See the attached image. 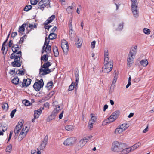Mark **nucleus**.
<instances>
[{
	"instance_id": "obj_30",
	"label": "nucleus",
	"mask_w": 154,
	"mask_h": 154,
	"mask_svg": "<svg viewBox=\"0 0 154 154\" xmlns=\"http://www.w3.org/2000/svg\"><path fill=\"white\" fill-rule=\"evenodd\" d=\"M75 79L76 86L78 84L79 80V75L77 72L75 73Z\"/></svg>"
},
{
	"instance_id": "obj_3",
	"label": "nucleus",
	"mask_w": 154,
	"mask_h": 154,
	"mask_svg": "<svg viewBox=\"0 0 154 154\" xmlns=\"http://www.w3.org/2000/svg\"><path fill=\"white\" fill-rule=\"evenodd\" d=\"M51 64L49 62H47L44 64L42 68L40 69L39 74L40 76L44 75L51 72V70L48 68Z\"/></svg>"
},
{
	"instance_id": "obj_56",
	"label": "nucleus",
	"mask_w": 154,
	"mask_h": 154,
	"mask_svg": "<svg viewBox=\"0 0 154 154\" xmlns=\"http://www.w3.org/2000/svg\"><path fill=\"white\" fill-rule=\"evenodd\" d=\"M53 85V83L52 81H50L47 84L46 87L47 88H50Z\"/></svg>"
},
{
	"instance_id": "obj_42",
	"label": "nucleus",
	"mask_w": 154,
	"mask_h": 154,
	"mask_svg": "<svg viewBox=\"0 0 154 154\" xmlns=\"http://www.w3.org/2000/svg\"><path fill=\"white\" fill-rule=\"evenodd\" d=\"M32 8V6L31 5H27L25 7L24 9V10L27 11L30 10Z\"/></svg>"
},
{
	"instance_id": "obj_9",
	"label": "nucleus",
	"mask_w": 154,
	"mask_h": 154,
	"mask_svg": "<svg viewBox=\"0 0 154 154\" xmlns=\"http://www.w3.org/2000/svg\"><path fill=\"white\" fill-rule=\"evenodd\" d=\"M61 47L65 54L66 55L68 52L69 46L67 42L65 40H63L61 42Z\"/></svg>"
},
{
	"instance_id": "obj_2",
	"label": "nucleus",
	"mask_w": 154,
	"mask_h": 154,
	"mask_svg": "<svg viewBox=\"0 0 154 154\" xmlns=\"http://www.w3.org/2000/svg\"><path fill=\"white\" fill-rule=\"evenodd\" d=\"M137 51V46L136 45H133L130 50L127 57V65L128 67H131L133 64Z\"/></svg>"
},
{
	"instance_id": "obj_60",
	"label": "nucleus",
	"mask_w": 154,
	"mask_h": 154,
	"mask_svg": "<svg viewBox=\"0 0 154 154\" xmlns=\"http://www.w3.org/2000/svg\"><path fill=\"white\" fill-rule=\"evenodd\" d=\"M15 72V69H11L10 70V71L9 72V73L11 75L14 74Z\"/></svg>"
},
{
	"instance_id": "obj_51",
	"label": "nucleus",
	"mask_w": 154,
	"mask_h": 154,
	"mask_svg": "<svg viewBox=\"0 0 154 154\" xmlns=\"http://www.w3.org/2000/svg\"><path fill=\"white\" fill-rule=\"evenodd\" d=\"M31 4L32 5H35L38 3V1L36 0H31Z\"/></svg>"
},
{
	"instance_id": "obj_24",
	"label": "nucleus",
	"mask_w": 154,
	"mask_h": 154,
	"mask_svg": "<svg viewBox=\"0 0 154 154\" xmlns=\"http://www.w3.org/2000/svg\"><path fill=\"white\" fill-rule=\"evenodd\" d=\"M34 100H32V102L30 103L29 101L27 100H23L22 101V103L25 106H29L32 105V103L34 102Z\"/></svg>"
},
{
	"instance_id": "obj_64",
	"label": "nucleus",
	"mask_w": 154,
	"mask_h": 154,
	"mask_svg": "<svg viewBox=\"0 0 154 154\" xmlns=\"http://www.w3.org/2000/svg\"><path fill=\"white\" fill-rule=\"evenodd\" d=\"M17 35V32H13L11 34V36L12 37H15Z\"/></svg>"
},
{
	"instance_id": "obj_23",
	"label": "nucleus",
	"mask_w": 154,
	"mask_h": 154,
	"mask_svg": "<svg viewBox=\"0 0 154 154\" xmlns=\"http://www.w3.org/2000/svg\"><path fill=\"white\" fill-rule=\"evenodd\" d=\"M48 54H46L44 53L42 55L41 58L42 61H46L47 60L48 58Z\"/></svg>"
},
{
	"instance_id": "obj_58",
	"label": "nucleus",
	"mask_w": 154,
	"mask_h": 154,
	"mask_svg": "<svg viewBox=\"0 0 154 154\" xmlns=\"http://www.w3.org/2000/svg\"><path fill=\"white\" fill-rule=\"evenodd\" d=\"M96 44V42L95 41H93L91 43V48L94 49L95 48Z\"/></svg>"
},
{
	"instance_id": "obj_39",
	"label": "nucleus",
	"mask_w": 154,
	"mask_h": 154,
	"mask_svg": "<svg viewBox=\"0 0 154 154\" xmlns=\"http://www.w3.org/2000/svg\"><path fill=\"white\" fill-rule=\"evenodd\" d=\"M143 32L145 34L147 35H149L150 33V29L146 28L143 29Z\"/></svg>"
},
{
	"instance_id": "obj_20",
	"label": "nucleus",
	"mask_w": 154,
	"mask_h": 154,
	"mask_svg": "<svg viewBox=\"0 0 154 154\" xmlns=\"http://www.w3.org/2000/svg\"><path fill=\"white\" fill-rule=\"evenodd\" d=\"M123 148L121 152L122 154H126L131 151V149H130V148H126V144L125 143Z\"/></svg>"
},
{
	"instance_id": "obj_1",
	"label": "nucleus",
	"mask_w": 154,
	"mask_h": 154,
	"mask_svg": "<svg viewBox=\"0 0 154 154\" xmlns=\"http://www.w3.org/2000/svg\"><path fill=\"white\" fill-rule=\"evenodd\" d=\"M104 65L102 68L103 71L105 73L110 72L112 69L113 66L112 61L109 60V54L107 50L105 51Z\"/></svg>"
},
{
	"instance_id": "obj_40",
	"label": "nucleus",
	"mask_w": 154,
	"mask_h": 154,
	"mask_svg": "<svg viewBox=\"0 0 154 154\" xmlns=\"http://www.w3.org/2000/svg\"><path fill=\"white\" fill-rule=\"evenodd\" d=\"M12 149V146L11 145H9L6 148V152H8L9 153H10Z\"/></svg>"
},
{
	"instance_id": "obj_45",
	"label": "nucleus",
	"mask_w": 154,
	"mask_h": 154,
	"mask_svg": "<svg viewBox=\"0 0 154 154\" xmlns=\"http://www.w3.org/2000/svg\"><path fill=\"white\" fill-rule=\"evenodd\" d=\"M75 83L72 82L71 85L69 86L68 90L69 91H71L73 90L74 88Z\"/></svg>"
},
{
	"instance_id": "obj_35",
	"label": "nucleus",
	"mask_w": 154,
	"mask_h": 154,
	"mask_svg": "<svg viewBox=\"0 0 154 154\" xmlns=\"http://www.w3.org/2000/svg\"><path fill=\"white\" fill-rule=\"evenodd\" d=\"M91 119L89 121H91V122L93 123H94L97 120V117L96 116H94V115L93 114H91Z\"/></svg>"
},
{
	"instance_id": "obj_26",
	"label": "nucleus",
	"mask_w": 154,
	"mask_h": 154,
	"mask_svg": "<svg viewBox=\"0 0 154 154\" xmlns=\"http://www.w3.org/2000/svg\"><path fill=\"white\" fill-rule=\"evenodd\" d=\"M140 145L141 143L140 142H138L135 144L131 147H130V149H131V151H133L138 147Z\"/></svg>"
},
{
	"instance_id": "obj_55",
	"label": "nucleus",
	"mask_w": 154,
	"mask_h": 154,
	"mask_svg": "<svg viewBox=\"0 0 154 154\" xmlns=\"http://www.w3.org/2000/svg\"><path fill=\"white\" fill-rule=\"evenodd\" d=\"M20 129L15 127L14 131L15 134H18L19 133L20 131Z\"/></svg>"
},
{
	"instance_id": "obj_41",
	"label": "nucleus",
	"mask_w": 154,
	"mask_h": 154,
	"mask_svg": "<svg viewBox=\"0 0 154 154\" xmlns=\"http://www.w3.org/2000/svg\"><path fill=\"white\" fill-rule=\"evenodd\" d=\"M65 128L67 131H70L72 130L73 128L71 125H67L65 126Z\"/></svg>"
},
{
	"instance_id": "obj_53",
	"label": "nucleus",
	"mask_w": 154,
	"mask_h": 154,
	"mask_svg": "<svg viewBox=\"0 0 154 154\" xmlns=\"http://www.w3.org/2000/svg\"><path fill=\"white\" fill-rule=\"evenodd\" d=\"M75 32L72 30V27L70 29L69 31V34L71 36H73Z\"/></svg>"
},
{
	"instance_id": "obj_48",
	"label": "nucleus",
	"mask_w": 154,
	"mask_h": 154,
	"mask_svg": "<svg viewBox=\"0 0 154 154\" xmlns=\"http://www.w3.org/2000/svg\"><path fill=\"white\" fill-rule=\"evenodd\" d=\"M115 86V84H112L110 88V92L111 93L113 92V91L114 88Z\"/></svg>"
},
{
	"instance_id": "obj_13",
	"label": "nucleus",
	"mask_w": 154,
	"mask_h": 154,
	"mask_svg": "<svg viewBox=\"0 0 154 154\" xmlns=\"http://www.w3.org/2000/svg\"><path fill=\"white\" fill-rule=\"evenodd\" d=\"M12 50L14 52L17 53V56H21V52L20 51V48L17 45H14L12 47Z\"/></svg>"
},
{
	"instance_id": "obj_27",
	"label": "nucleus",
	"mask_w": 154,
	"mask_h": 154,
	"mask_svg": "<svg viewBox=\"0 0 154 154\" xmlns=\"http://www.w3.org/2000/svg\"><path fill=\"white\" fill-rule=\"evenodd\" d=\"M115 76L112 81V84H115L118 78V75L119 74V72L118 71H115L114 72Z\"/></svg>"
},
{
	"instance_id": "obj_22",
	"label": "nucleus",
	"mask_w": 154,
	"mask_h": 154,
	"mask_svg": "<svg viewBox=\"0 0 154 154\" xmlns=\"http://www.w3.org/2000/svg\"><path fill=\"white\" fill-rule=\"evenodd\" d=\"M55 16L54 15H52L48 19H47L44 23L45 25H47L49 23H51L53 20L55 19Z\"/></svg>"
},
{
	"instance_id": "obj_38",
	"label": "nucleus",
	"mask_w": 154,
	"mask_h": 154,
	"mask_svg": "<svg viewBox=\"0 0 154 154\" xmlns=\"http://www.w3.org/2000/svg\"><path fill=\"white\" fill-rule=\"evenodd\" d=\"M73 8V6H68L66 9V11L68 14L71 13L72 12Z\"/></svg>"
},
{
	"instance_id": "obj_47",
	"label": "nucleus",
	"mask_w": 154,
	"mask_h": 154,
	"mask_svg": "<svg viewBox=\"0 0 154 154\" xmlns=\"http://www.w3.org/2000/svg\"><path fill=\"white\" fill-rule=\"evenodd\" d=\"M17 53H16L15 52H14L12 53L10 56V58L11 59H13L14 58L15 59L16 57H17Z\"/></svg>"
},
{
	"instance_id": "obj_8",
	"label": "nucleus",
	"mask_w": 154,
	"mask_h": 154,
	"mask_svg": "<svg viewBox=\"0 0 154 154\" xmlns=\"http://www.w3.org/2000/svg\"><path fill=\"white\" fill-rule=\"evenodd\" d=\"M44 82L42 79H37L33 85V88L37 91H39L44 85Z\"/></svg>"
},
{
	"instance_id": "obj_50",
	"label": "nucleus",
	"mask_w": 154,
	"mask_h": 154,
	"mask_svg": "<svg viewBox=\"0 0 154 154\" xmlns=\"http://www.w3.org/2000/svg\"><path fill=\"white\" fill-rule=\"evenodd\" d=\"M16 111V109H15L14 110H13L11 112L10 114L11 117V118L13 117L14 116V114Z\"/></svg>"
},
{
	"instance_id": "obj_33",
	"label": "nucleus",
	"mask_w": 154,
	"mask_h": 154,
	"mask_svg": "<svg viewBox=\"0 0 154 154\" xmlns=\"http://www.w3.org/2000/svg\"><path fill=\"white\" fill-rule=\"evenodd\" d=\"M140 63L143 66H146L148 64V61L146 60H142L140 62Z\"/></svg>"
},
{
	"instance_id": "obj_15",
	"label": "nucleus",
	"mask_w": 154,
	"mask_h": 154,
	"mask_svg": "<svg viewBox=\"0 0 154 154\" xmlns=\"http://www.w3.org/2000/svg\"><path fill=\"white\" fill-rule=\"evenodd\" d=\"M48 139V136L46 135L44 137L43 141L41 143L39 146V148L40 150H43L45 148L47 144Z\"/></svg>"
},
{
	"instance_id": "obj_31",
	"label": "nucleus",
	"mask_w": 154,
	"mask_h": 154,
	"mask_svg": "<svg viewBox=\"0 0 154 154\" xmlns=\"http://www.w3.org/2000/svg\"><path fill=\"white\" fill-rule=\"evenodd\" d=\"M123 131L119 126L115 130V133L116 134H118L122 132Z\"/></svg>"
},
{
	"instance_id": "obj_44",
	"label": "nucleus",
	"mask_w": 154,
	"mask_h": 154,
	"mask_svg": "<svg viewBox=\"0 0 154 154\" xmlns=\"http://www.w3.org/2000/svg\"><path fill=\"white\" fill-rule=\"evenodd\" d=\"M131 76H130L128 79V84H127V85L126 86V88H128L131 85Z\"/></svg>"
},
{
	"instance_id": "obj_49",
	"label": "nucleus",
	"mask_w": 154,
	"mask_h": 154,
	"mask_svg": "<svg viewBox=\"0 0 154 154\" xmlns=\"http://www.w3.org/2000/svg\"><path fill=\"white\" fill-rule=\"evenodd\" d=\"M93 123L91 122V121H89L88 125V128L89 129H91L92 128Z\"/></svg>"
},
{
	"instance_id": "obj_46",
	"label": "nucleus",
	"mask_w": 154,
	"mask_h": 154,
	"mask_svg": "<svg viewBox=\"0 0 154 154\" xmlns=\"http://www.w3.org/2000/svg\"><path fill=\"white\" fill-rule=\"evenodd\" d=\"M31 154H41V152L39 150H38L37 152L35 150H33L31 151Z\"/></svg>"
},
{
	"instance_id": "obj_54",
	"label": "nucleus",
	"mask_w": 154,
	"mask_h": 154,
	"mask_svg": "<svg viewBox=\"0 0 154 154\" xmlns=\"http://www.w3.org/2000/svg\"><path fill=\"white\" fill-rule=\"evenodd\" d=\"M2 127L0 128V135H3L4 134L3 133V132H5L6 131V128L5 127V129H4V130H3L1 128Z\"/></svg>"
},
{
	"instance_id": "obj_57",
	"label": "nucleus",
	"mask_w": 154,
	"mask_h": 154,
	"mask_svg": "<svg viewBox=\"0 0 154 154\" xmlns=\"http://www.w3.org/2000/svg\"><path fill=\"white\" fill-rule=\"evenodd\" d=\"M36 25L35 24H34V25L32 24H29V27L31 29H32L35 28H36Z\"/></svg>"
},
{
	"instance_id": "obj_21",
	"label": "nucleus",
	"mask_w": 154,
	"mask_h": 154,
	"mask_svg": "<svg viewBox=\"0 0 154 154\" xmlns=\"http://www.w3.org/2000/svg\"><path fill=\"white\" fill-rule=\"evenodd\" d=\"M31 81L30 79H24L22 82V86L26 87L30 85Z\"/></svg>"
},
{
	"instance_id": "obj_7",
	"label": "nucleus",
	"mask_w": 154,
	"mask_h": 154,
	"mask_svg": "<svg viewBox=\"0 0 154 154\" xmlns=\"http://www.w3.org/2000/svg\"><path fill=\"white\" fill-rule=\"evenodd\" d=\"M50 0H41L38 3V8L43 11L45 8L48 5L50 7Z\"/></svg>"
},
{
	"instance_id": "obj_5",
	"label": "nucleus",
	"mask_w": 154,
	"mask_h": 154,
	"mask_svg": "<svg viewBox=\"0 0 154 154\" xmlns=\"http://www.w3.org/2000/svg\"><path fill=\"white\" fill-rule=\"evenodd\" d=\"M62 109V106H58L54 109L51 115H49L46 119L47 122H48L55 118L59 112Z\"/></svg>"
},
{
	"instance_id": "obj_59",
	"label": "nucleus",
	"mask_w": 154,
	"mask_h": 154,
	"mask_svg": "<svg viewBox=\"0 0 154 154\" xmlns=\"http://www.w3.org/2000/svg\"><path fill=\"white\" fill-rule=\"evenodd\" d=\"M59 1L62 5H65L66 4L65 0H59Z\"/></svg>"
},
{
	"instance_id": "obj_12",
	"label": "nucleus",
	"mask_w": 154,
	"mask_h": 154,
	"mask_svg": "<svg viewBox=\"0 0 154 154\" xmlns=\"http://www.w3.org/2000/svg\"><path fill=\"white\" fill-rule=\"evenodd\" d=\"M19 56H16L17 57L14 59V61L11 64L13 66L19 67L20 66V58L21 57V56H20V54Z\"/></svg>"
},
{
	"instance_id": "obj_62",
	"label": "nucleus",
	"mask_w": 154,
	"mask_h": 154,
	"mask_svg": "<svg viewBox=\"0 0 154 154\" xmlns=\"http://www.w3.org/2000/svg\"><path fill=\"white\" fill-rule=\"evenodd\" d=\"M13 133V131H11L10 132V134H9L8 141H9L11 139V136H12V135Z\"/></svg>"
},
{
	"instance_id": "obj_29",
	"label": "nucleus",
	"mask_w": 154,
	"mask_h": 154,
	"mask_svg": "<svg viewBox=\"0 0 154 154\" xmlns=\"http://www.w3.org/2000/svg\"><path fill=\"white\" fill-rule=\"evenodd\" d=\"M57 36V35L55 33H51L49 35V39L50 40H53L55 39Z\"/></svg>"
},
{
	"instance_id": "obj_17",
	"label": "nucleus",
	"mask_w": 154,
	"mask_h": 154,
	"mask_svg": "<svg viewBox=\"0 0 154 154\" xmlns=\"http://www.w3.org/2000/svg\"><path fill=\"white\" fill-rule=\"evenodd\" d=\"M44 107L43 106L41 107L38 109L34 111V118L35 119H37L39 117L42 112V110L44 109Z\"/></svg>"
},
{
	"instance_id": "obj_6",
	"label": "nucleus",
	"mask_w": 154,
	"mask_h": 154,
	"mask_svg": "<svg viewBox=\"0 0 154 154\" xmlns=\"http://www.w3.org/2000/svg\"><path fill=\"white\" fill-rule=\"evenodd\" d=\"M120 112L119 110H116L106 120L107 123H110L116 120L119 116Z\"/></svg>"
},
{
	"instance_id": "obj_52",
	"label": "nucleus",
	"mask_w": 154,
	"mask_h": 154,
	"mask_svg": "<svg viewBox=\"0 0 154 154\" xmlns=\"http://www.w3.org/2000/svg\"><path fill=\"white\" fill-rule=\"evenodd\" d=\"M49 44V40L48 39L46 38H45V41L44 44V46H46V45H49L48 44Z\"/></svg>"
},
{
	"instance_id": "obj_18",
	"label": "nucleus",
	"mask_w": 154,
	"mask_h": 154,
	"mask_svg": "<svg viewBox=\"0 0 154 154\" xmlns=\"http://www.w3.org/2000/svg\"><path fill=\"white\" fill-rule=\"evenodd\" d=\"M51 46H44L42 48V54H43L45 53L46 54H49L51 52Z\"/></svg>"
},
{
	"instance_id": "obj_61",
	"label": "nucleus",
	"mask_w": 154,
	"mask_h": 154,
	"mask_svg": "<svg viewBox=\"0 0 154 154\" xmlns=\"http://www.w3.org/2000/svg\"><path fill=\"white\" fill-rule=\"evenodd\" d=\"M7 41V39H6V40L4 42H3V44L2 45V50H3V51L5 50V43H6Z\"/></svg>"
},
{
	"instance_id": "obj_37",
	"label": "nucleus",
	"mask_w": 154,
	"mask_h": 154,
	"mask_svg": "<svg viewBox=\"0 0 154 154\" xmlns=\"http://www.w3.org/2000/svg\"><path fill=\"white\" fill-rule=\"evenodd\" d=\"M53 52L55 57L57 56L59 54V52L56 47H54L53 48Z\"/></svg>"
},
{
	"instance_id": "obj_10",
	"label": "nucleus",
	"mask_w": 154,
	"mask_h": 154,
	"mask_svg": "<svg viewBox=\"0 0 154 154\" xmlns=\"http://www.w3.org/2000/svg\"><path fill=\"white\" fill-rule=\"evenodd\" d=\"M76 140L74 137H70L65 140L63 143L65 145L71 146L75 142Z\"/></svg>"
},
{
	"instance_id": "obj_25",
	"label": "nucleus",
	"mask_w": 154,
	"mask_h": 154,
	"mask_svg": "<svg viewBox=\"0 0 154 154\" xmlns=\"http://www.w3.org/2000/svg\"><path fill=\"white\" fill-rule=\"evenodd\" d=\"M26 26H28V25L26 24H23L19 28V32L20 33H22L25 30V27H26Z\"/></svg>"
},
{
	"instance_id": "obj_28",
	"label": "nucleus",
	"mask_w": 154,
	"mask_h": 154,
	"mask_svg": "<svg viewBox=\"0 0 154 154\" xmlns=\"http://www.w3.org/2000/svg\"><path fill=\"white\" fill-rule=\"evenodd\" d=\"M119 126L123 131L126 130L129 127L128 124L125 123L119 125Z\"/></svg>"
},
{
	"instance_id": "obj_63",
	"label": "nucleus",
	"mask_w": 154,
	"mask_h": 154,
	"mask_svg": "<svg viewBox=\"0 0 154 154\" xmlns=\"http://www.w3.org/2000/svg\"><path fill=\"white\" fill-rule=\"evenodd\" d=\"M132 2V5H137V1L136 0H131Z\"/></svg>"
},
{
	"instance_id": "obj_14",
	"label": "nucleus",
	"mask_w": 154,
	"mask_h": 154,
	"mask_svg": "<svg viewBox=\"0 0 154 154\" xmlns=\"http://www.w3.org/2000/svg\"><path fill=\"white\" fill-rule=\"evenodd\" d=\"M132 11L134 16L135 18H137L139 16L138 9L137 5H132Z\"/></svg>"
},
{
	"instance_id": "obj_16",
	"label": "nucleus",
	"mask_w": 154,
	"mask_h": 154,
	"mask_svg": "<svg viewBox=\"0 0 154 154\" xmlns=\"http://www.w3.org/2000/svg\"><path fill=\"white\" fill-rule=\"evenodd\" d=\"M86 141H85V140L82 139H81L77 144L75 150L78 151L82 148L86 144Z\"/></svg>"
},
{
	"instance_id": "obj_19",
	"label": "nucleus",
	"mask_w": 154,
	"mask_h": 154,
	"mask_svg": "<svg viewBox=\"0 0 154 154\" xmlns=\"http://www.w3.org/2000/svg\"><path fill=\"white\" fill-rule=\"evenodd\" d=\"M75 42L77 47L79 48H80L82 43L81 38L79 37L76 38L75 39Z\"/></svg>"
},
{
	"instance_id": "obj_4",
	"label": "nucleus",
	"mask_w": 154,
	"mask_h": 154,
	"mask_svg": "<svg viewBox=\"0 0 154 154\" xmlns=\"http://www.w3.org/2000/svg\"><path fill=\"white\" fill-rule=\"evenodd\" d=\"M123 143H120L117 141H114L112 144V151L116 152H120L121 151L124 146Z\"/></svg>"
},
{
	"instance_id": "obj_36",
	"label": "nucleus",
	"mask_w": 154,
	"mask_h": 154,
	"mask_svg": "<svg viewBox=\"0 0 154 154\" xmlns=\"http://www.w3.org/2000/svg\"><path fill=\"white\" fill-rule=\"evenodd\" d=\"M11 82L14 85L18 84L19 82V79L17 77L14 78L12 80Z\"/></svg>"
},
{
	"instance_id": "obj_34",
	"label": "nucleus",
	"mask_w": 154,
	"mask_h": 154,
	"mask_svg": "<svg viewBox=\"0 0 154 154\" xmlns=\"http://www.w3.org/2000/svg\"><path fill=\"white\" fill-rule=\"evenodd\" d=\"M23 125V120H20L18 124L16 125V127L21 129Z\"/></svg>"
},
{
	"instance_id": "obj_43",
	"label": "nucleus",
	"mask_w": 154,
	"mask_h": 154,
	"mask_svg": "<svg viewBox=\"0 0 154 154\" xmlns=\"http://www.w3.org/2000/svg\"><path fill=\"white\" fill-rule=\"evenodd\" d=\"M123 23H121L119 24L118 25L117 30H121L123 29Z\"/></svg>"
},
{
	"instance_id": "obj_11",
	"label": "nucleus",
	"mask_w": 154,
	"mask_h": 154,
	"mask_svg": "<svg viewBox=\"0 0 154 154\" xmlns=\"http://www.w3.org/2000/svg\"><path fill=\"white\" fill-rule=\"evenodd\" d=\"M24 129V128L23 127L18 137V140L19 141H21L25 137L29 129L28 128L26 131H25Z\"/></svg>"
},
{
	"instance_id": "obj_32",
	"label": "nucleus",
	"mask_w": 154,
	"mask_h": 154,
	"mask_svg": "<svg viewBox=\"0 0 154 154\" xmlns=\"http://www.w3.org/2000/svg\"><path fill=\"white\" fill-rule=\"evenodd\" d=\"M123 131L119 126L115 130V133L116 134H118L122 132Z\"/></svg>"
}]
</instances>
